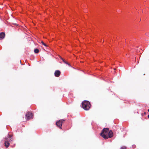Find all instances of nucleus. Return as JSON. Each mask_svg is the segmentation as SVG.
Segmentation results:
<instances>
[{
    "mask_svg": "<svg viewBox=\"0 0 149 149\" xmlns=\"http://www.w3.org/2000/svg\"><path fill=\"white\" fill-rule=\"evenodd\" d=\"M100 135L105 139H107L108 137L111 138L113 136V133L111 130L109 131L108 128H104L100 133Z\"/></svg>",
    "mask_w": 149,
    "mask_h": 149,
    "instance_id": "f257e3e1",
    "label": "nucleus"
},
{
    "mask_svg": "<svg viewBox=\"0 0 149 149\" xmlns=\"http://www.w3.org/2000/svg\"><path fill=\"white\" fill-rule=\"evenodd\" d=\"M81 106L84 110H88L90 108L91 104L88 101L85 100L82 102Z\"/></svg>",
    "mask_w": 149,
    "mask_h": 149,
    "instance_id": "f03ea898",
    "label": "nucleus"
},
{
    "mask_svg": "<svg viewBox=\"0 0 149 149\" xmlns=\"http://www.w3.org/2000/svg\"><path fill=\"white\" fill-rule=\"evenodd\" d=\"M13 141L11 135L8 134V136L6 138L5 140L4 145L7 148L10 145V142Z\"/></svg>",
    "mask_w": 149,
    "mask_h": 149,
    "instance_id": "7ed1b4c3",
    "label": "nucleus"
},
{
    "mask_svg": "<svg viewBox=\"0 0 149 149\" xmlns=\"http://www.w3.org/2000/svg\"><path fill=\"white\" fill-rule=\"evenodd\" d=\"M33 116V114L30 112H29L27 113L26 115V117L27 120H28L32 118Z\"/></svg>",
    "mask_w": 149,
    "mask_h": 149,
    "instance_id": "20e7f679",
    "label": "nucleus"
},
{
    "mask_svg": "<svg viewBox=\"0 0 149 149\" xmlns=\"http://www.w3.org/2000/svg\"><path fill=\"white\" fill-rule=\"evenodd\" d=\"M64 120H61L56 122V125L60 128H61L62 123L64 121Z\"/></svg>",
    "mask_w": 149,
    "mask_h": 149,
    "instance_id": "39448f33",
    "label": "nucleus"
},
{
    "mask_svg": "<svg viewBox=\"0 0 149 149\" xmlns=\"http://www.w3.org/2000/svg\"><path fill=\"white\" fill-rule=\"evenodd\" d=\"M61 74V72L58 70H56L54 73L55 76L57 77H59L60 76Z\"/></svg>",
    "mask_w": 149,
    "mask_h": 149,
    "instance_id": "423d86ee",
    "label": "nucleus"
},
{
    "mask_svg": "<svg viewBox=\"0 0 149 149\" xmlns=\"http://www.w3.org/2000/svg\"><path fill=\"white\" fill-rule=\"evenodd\" d=\"M5 36V33L4 32H1L0 33V38L3 39Z\"/></svg>",
    "mask_w": 149,
    "mask_h": 149,
    "instance_id": "0eeeda50",
    "label": "nucleus"
},
{
    "mask_svg": "<svg viewBox=\"0 0 149 149\" xmlns=\"http://www.w3.org/2000/svg\"><path fill=\"white\" fill-rule=\"evenodd\" d=\"M62 60L63 61L65 64L68 65L69 66H70V65L69 63H68L65 60L63 59V58H61Z\"/></svg>",
    "mask_w": 149,
    "mask_h": 149,
    "instance_id": "6e6552de",
    "label": "nucleus"
},
{
    "mask_svg": "<svg viewBox=\"0 0 149 149\" xmlns=\"http://www.w3.org/2000/svg\"><path fill=\"white\" fill-rule=\"evenodd\" d=\"M34 52L35 53L37 54L39 52V50L38 49H35L34 50Z\"/></svg>",
    "mask_w": 149,
    "mask_h": 149,
    "instance_id": "1a4fd4ad",
    "label": "nucleus"
},
{
    "mask_svg": "<svg viewBox=\"0 0 149 149\" xmlns=\"http://www.w3.org/2000/svg\"><path fill=\"white\" fill-rule=\"evenodd\" d=\"M120 149H126V147L125 146H123L120 148Z\"/></svg>",
    "mask_w": 149,
    "mask_h": 149,
    "instance_id": "9d476101",
    "label": "nucleus"
},
{
    "mask_svg": "<svg viewBox=\"0 0 149 149\" xmlns=\"http://www.w3.org/2000/svg\"><path fill=\"white\" fill-rule=\"evenodd\" d=\"M41 42L42 45H43L45 46H47L46 44L45 43L43 42L42 41Z\"/></svg>",
    "mask_w": 149,
    "mask_h": 149,
    "instance_id": "9b49d317",
    "label": "nucleus"
},
{
    "mask_svg": "<svg viewBox=\"0 0 149 149\" xmlns=\"http://www.w3.org/2000/svg\"><path fill=\"white\" fill-rule=\"evenodd\" d=\"M15 144H14V145H13V146H12V145H11V146L12 147H14L15 146Z\"/></svg>",
    "mask_w": 149,
    "mask_h": 149,
    "instance_id": "f8f14e48",
    "label": "nucleus"
},
{
    "mask_svg": "<svg viewBox=\"0 0 149 149\" xmlns=\"http://www.w3.org/2000/svg\"><path fill=\"white\" fill-rule=\"evenodd\" d=\"M148 117L149 118V115L148 116Z\"/></svg>",
    "mask_w": 149,
    "mask_h": 149,
    "instance_id": "ddd939ff",
    "label": "nucleus"
},
{
    "mask_svg": "<svg viewBox=\"0 0 149 149\" xmlns=\"http://www.w3.org/2000/svg\"><path fill=\"white\" fill-rule=\"evenodd\" d=\"M148 111L149 112V109H148Z\"/></svg>",
    "mask_w": 149,
    "mask_h": 149,
    "instance_id": "4468645a",
    "label": "nucleus"
}]
</instances>
